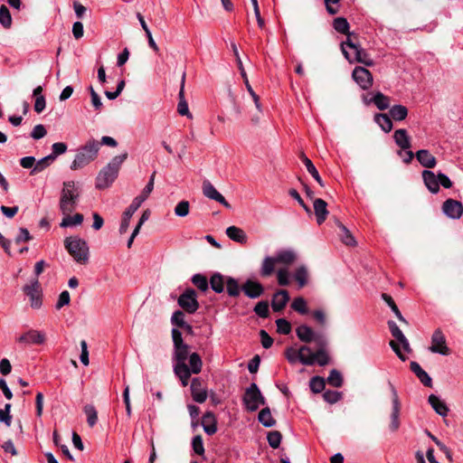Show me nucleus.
Listing matches in <instances>:
<instances>
[{
  "instance_id": "nucleus-4",
  "label": "nucleus",
  "mask_w": 463,
  "mask_h": 463,
  "mask_svg": "<svg viewBox=\"0 0 463 463\" xmlns=\"http://www.w3.org/2000/svg\"><path fill=\"white\" fill-rule=\"evenodd\" d=\"M341 49L345 59L351 63L356 61L368 67H372L374 64L367 52L361 48L360 45L354 43L350 37L342 43Z\"/></svg>"
},
{
  "instance_id": "nucleus-41",
  "label": "nucleus",
  "mask_w": 463,
  "mask_h": 463,
  "mask_svg": "<svg viewBox=\"0 0 463 463\" xmlns=\"http://www.w3.org/2000/svg\"><path fill=\"white\" fill-rule=\"evenodd\" d=\"M382 298L391 307L392 311L395 314V316L401 322H402L404 324H408L407 320L403 317V316L400 312L397 305L395 304L394 300L392 299V298L390 295H388L386 293H383Z\"/></svg>"
},
{
  "instance_id": "nucleus-63",
  "label": "nucleus",
  "mask_w": 463,
  "mask_h": 463,
  "mask_svg": "<svg viewBox=\"0 0 463 463\" xmlns=\"http://www.w3.org/2000/svg\"><path fill=\"white\" fill-rule=\"evenodd\" d=\"M11 404L6 403L5 409L0 410V421L5 422L6 426L11 425L12 417L10 415Z\"/></svg>"
},
{
  "instance_id": "nucleus-44",
  "label": "nucleus",
  "mask_w": 463,
  "mask_h": 463,
  "mask_svg": "<svg viewBox=\"0 0 463 463\" xmlns=\"http://www.w3.org/2000/svg\"><path fill=\"white\" fill-rule=\"evenodd\" d=\"M333 26L336 32H338L340 33L347 34L348 35L347 38L348 37L351 38V35L349 33V24L345 18H344V17L335 18L334 20Z\"/></svg>"
},
{
  "instance_id": "nucleus-46",
  "label": "nucleus",
  "mask_w": 463,
  "mask_h": 463,
  "mask_svg": "<svg viewBox=\"0 0 463 463\" xmlns=\"http://www.w3.org/2000/svg\"><path fill=\"white\" fill-rule=\"evenodd\" d=\"M189 365L193 373H199L202 371L203 362L197 353H193L189 356Z\"/></svg>"
},
{
  "instance_id": "nucleus-11",
  "label": "nucleus",
  "mask_w": 463,
  "mask_h": 463,
  "mask_svg": "<svg viewBox=\"0 0 463 463\" xmlns=\"http://www.w3.org/2000/svg\"><path fill=\"white\" fill-rule=\"evenodd\" d=\"M389 387L392 392V410L391 413V423L389 425V429L392 432H396L400 428V411H401V403L399 401L398 392L393 386V384L389 382Z\"/></svg>"
},
{
  "instance_id": "nucleus-35",
  "label": "nucleus",
  "mask_w": 463,
  "mask_h": 463,
  "mask_svg": "<svg viewBox=\"0 0 463 463\" xmlns=\"http://www.w3.org/2000/svg\"><path fill=\"white\" fill-rule=\"evenodd\" d=\"M374 121L386 133L392 129V122L391 117L387 114L378 113L374 116Z\"/></svg>"
},
{
  "instance_id": "nucleus-40",
  "label": "nucleus",
  "mask_w": 463,
  "mask_h": 463,
  "mask_svg": "<svg viewBox=\"0 0 463 463\" xmlns=\"http://www.w3.org/2000/svg\"><path fill=\"white\" fill-rule=\"evenodd\" d=\"M212 289L216 293H222L224 290V277L220 273H214L210 279Z\"/></svg>"
},
{
  "instance_id": "nucleus-1",
  "label": "nucleus",
  "mask_w": 463,
  "mask_h": 463,
  "mask_svg": "<svg viewBox=\"0 0 463 463\" xmlns=\"http://www.w3.org/2000/svg\"><path fill=\"white\" fill-rule=\"evenodd\" d=\"M285 357L291 364H295L298 361L307 366H312L316 364L325 366L330 362L329 354H325L321 350L312 352L311 348L306 345H301L298 349L288 347L285 350Z\"/></svg>"
},
{
  "instance_id": "nucleus-25",
  "label": "nucleus",
  "mask_w": 463,
  "mask_h": 463,
  "mask_svg": "<svg viewBox=\"0 0 463 463\" xmlns=\"http://www.w3.org/2000/svg\"><path fill=\"white\" fill-rule=\"evenodd\" d=\"M422 178L430 192L437 194L439 191L438 175H436L430 170H424L422 172Z\"/></svg>"
},
{
  "instance_id": "nucleus-55",
  "label": "nucleus",
  "mask_w": 463,
  "mask_h": 463,
  "mask_svg": "<svg viewBox=\"0 0 463 463\" xmlns=\"http://www.w3.org/2000/svg\"><path fill=\"white\" fill-rule=\"evenodd\" d=\"M190 209V203L188 201H181L179 202L175 208V213L178 217H185L189 213Z\"/></svg>"
},
{
  "instance_id": "nucleus-28",
  "label": "nucleus",
  "mask_w": 463,
  "mask_h": 463,
  "mask_svg": "<svg viewBox=\"0 0 463 463\" xmlns=\"http://www.w3.org/2000/svg\"><path fill=\"white\" fill-rule=\"evenodd\" d=\"M410 367L424 386H432V379L417 362H411Z\"/></svg>"
},
{
  "instance_id": "nucleus-47",
  "label": "nucleus",
  "mask_w": 463,
  "mask_h": 463,
  "mask_svg": "<svg viewBox=\"0 0 463 463\" xmlns=\"http://www.w3.org/2000/svg\"><path fill=\"white\" fill-rule=\"evenodd\" d=\"M0 24L5 29H9L12 25L10 11L5 5H2L0 7Z\"/></svg>"
},
{
  "instance_id": "nucleus-3",
  "label": "nucleus",
  "mask_w": 463,
  "mask_h": 463,
  "mask_svg": "<svg viewBox=\"0 0 463 463\" xmlns=\"http://www.w3.org/2000/svg\"><path fill=\"white\" fill-rule=\"evenodd\" d=\"M80 199V189L73 181L63 183L61 192L59 207L63 215L71 213L77 207Z\"/></svg>"
},
{
  "instance_id": "nucleus-18",
  "label": "nucleus",
  "mask_w": 463,
  "mask_h": 463,
  "mask_svg": "<svg viewBox=\"0 0 463 463\" xmlns=\"http://www.w3.org/2000/svg\"><path fill=\"white\" fill-rule=\"evenodd\" d=\"M191 393L194 402L203 403L207 399V392L202 388V382L199 378H194L191 383Z\"/></svg>"
},
{
  "instance_id": "nucleus-49",
  "label": "nucleus",
  "mask_w": 463,
  "mask_h": 463,
  "mask_svg": "<svg viewBox=\"0 0 463 463\" xmlns=\"http://www.w3.org/2000/svg\"><path fill=\"white\" fill-rule=\"evenodd\" d=\"M327 383L333 387H341L343 385V377L341 373L335 369H333L327 377Z\"/></svg>"
},
{
  "instance_id": "nucleus-12",
  "label": "nucleus",
  "mask_w": 463,
  "mask_h": 463,
  "mask_svg": "<svg viewBox=\"0 0 463 463\" xmlns=\"http://www.w3.org/2000/svg\"><path fill=\"white\" fill-rule=\"evenodd\" d=\"M429 350L434 354H440L442 355H449L450 350L447 345L446 337L442 331L438 328L436 329L431 336V345Z\"/></svg>"
},
{
  "instance_id": "nucleus-53",
  "label": "nucleus",
  "mask_w": 463,
  "mask_h": 463,
  "mask_svg": "<svg viewBox=\"0 0 463 463\" xmlns=\"http://www.w3.org/2000/svg\"><path fill=\"white\" fill-rule=\"evenodd\" d=\"M291 307H292V309H294L295 311L298 312L301 315H305L308 311L307 306V301L305 300V298H303L301 297L297 298L293 300V302L291 304Z\"/></svg>"
},
{
  "instance_id": "nucleus-60",
  "label": "nucleus",
  "mask_w": 463,
  "mask_h": 463,
  "mask_svg": "<svg viewBox=\"0 0 463 463\" xmlns=\"http://www.w3.org/2000/svg\"><path fill=\"white\" fill-rule=\"evenodd\" d=\"M171 323L177 326V327H183L185 325L184 321V314L181 310H176L173 313L171 317Z\"/></svg>"
},
{
  "instance_id": "nucleus-24",
  "label": "nucleus",
  "mask_w": 463,
  "mask_h": 463,
  "mask_svg": "<svg viewBox=\"0 0 463 463\" xmlns=\"http://www.w3.org/2000/svg\"><path fill=\"white\" fill-rule=\"evenodd\" d=\"M313 204L317 222L320 225L326 221L328 215V211L326 209L327 203L323 199L317 198L314 201Z\"/></svg>"
},
{
  "instance_id": "nucleus-32",
  "label": "nucleus",
  "mask_w": 463,
  "mask_h": 463,
  "mask_svg": "<svg viewBox=\"0 0 463 463\" xmlns=\"http://www.w3.org/2000/svg\"><path fill=\"white\" fill-rule=\"evenodd\" d=\"M138 208H137L132 203L126 209V211L123 213L121 223L119 226V233L124 234L127 232L128 227L130 219L133 216V214L137 211Z\"/></svg>"
},
{
  "instance_id": "nucleus-14",
  "label": "nucleus",
  "mask_w": 463,
  "mask_h": 463,
  "mask_svg": "<svg viewBox=\"0 0 463 463\" xmlns=\"http://www.w3.org/2000/svg\"><path fill=\"white\" fill-rule=\"evenodd\" d=\"M46 341V335L44 332L30 329L21 335L17 338V342L19 344H23L25 345H43Z\"/></svg>"
},
{
  "instance_id": "nucleus-21",
  "label": "nucleus",
  "mask_w": 463,
  "mask_h": 463,
  "mask_svg": "<svg viewBox=\"0 0 463 463\" xmlns=\"http://www.w3.org/2000/svg\"><path fill=\"white\" fill-rule=\"evenodd\" d=\"M289 300V296L287 290L280 289L277 291L272 298L271 307L273 311H281Z\"/></svg>"
},
{
  "instance_id": "nucleus-57",
  "label": "nucleus",
  "mask_w": 463,
  "mask_h": 463,
  "mask_svg": "<svg viewBox=\"0 0 463 463\" xmlns=\"http://www.w3.org/2000/svg\"><path fill=\"white\" fill-rule=\"evenodd\" d=\"M254 312L262 318H266L269 316V303L268 301H260L254 307Z\"/></svg>"
},
{
  "instance_id": "nucleus-37",
  "label": "nucleus",
  "mask_w": 463,
  "mask_h": 463,
  "mask_svg": "<svg viewBox=\"0 0 463 463\" xmlns=\"http://www.w3.org/2000/svg\"><path fill=\"white\" fill-rule=\"evenodd\" d=\"M390 117L396 121H401L408 116V109L403 105H394L389 110Z\"/></svg>"
},
{
  "instance_id": "nucleus-39",
  "label": "nucleus",
  "mask_w": 463,
  "mask_h": 463,
  "mask_svg": "<svg viewBox=\"0 0 463 463\" xmlns=\"http://www.w3.org/2000/svg\"><path fill=\"white\" fill-rule=\"evenodd\" d=\"M372 101L380 110H384L390 107V98L380 91L372 97Z\"/></svg>"
},
{
  "instance_id": "nucleus-31",
  "label": "nucleus",
  "mask_w": 463,
  "mask_h": 463,
  "mask_svg": "<svg viewBox=\"0 0 463 463\" xmlns=\"http://www.w3.org/2000/svg\"><path fill=\"white\" fill-rule=\"evenodd\" d=\"M300 159L307 167V172L312 175V177L318 183L320 186H324V182L321 179L318 171L317 170L316 166L312 163V161L304 154H300Z\"/></svg>"
},
{
  "instance_id": "nucleus-56",
  "label": "nucleus",
  "mask_w": 463,
  "mask_h": 463,
  "mask_svg": "<svg viewBox=\"0 0 463 463\" xmlns=\"http://www.w3.org/2000/svg\"><path fill=\"white\" fill-rule=\"evenodd\" d=\"M323 398L326 402L333 404V403L337 402L339 400H341L342 393L337 391L326 390L323 393Z\"/></svg>"
},
{
  "instance_id": "nucleus-20",
  "label": "nucleus",
  "mask_w": 463,
  "mask_h": 463,
  "mask_svg": "<svg viewBox=\"0 0 463 463\" xmlns=\"http://www.w3.org/2000/svg\"><path fill=\"white\" fill-rule=\"evenodd\" d=\"M274 257L276 259L277 264H282L285 266L293 264L298 259L296 251L289 249L277 251Z\"/></svg>"
},
{
  "instance_id": "nucleus-2",
  "label": "nucleus",
  "mask_w": 463,
  "mask_h": 463,
  "mask_svg": "<svg viewBox=\"0 0 463 463\" xmlns=\"http://www.w3.org/2000/svg\"><path fill=\"white\" fill-rule=\"evenodd\" d=\"M127 157V153L114 156L111 161L98 174L96 178V188L101 190L109 187L118 177L121 165Z\"/></svg>"
},
{
  "instance_id": "nucleus-6",
  "label": "nucleus",
  "mask_w": 463,
  "mask_h": 463,
  "mask_svg": "<svg viewBox=\"0 0 463 463\" xmlns=\"http://www.w3.org/2000/svg\"><path fill=\"white\" fill-rule=\"evenodd\" d=\"M65 249L73 260L80 264H86L89 260V246L87 242L77 237H67L64 240Z\"/></svg>"
},
{
  "instance_id": "nucleus-58",
  "label": "nucleus",
  "mask_w": 463,
  "mask_h": 463,
  "mask_svg": "<svg viewBox=\"0 0 463 463\" xmlns=\"http://www.w3.org/2000/svg\"><path fill=\"white\" fill-rule=\"evenodd\" d=\"M67 151V145L63 142H57L52 146V153L49 155L53 157V161L57 156L64 154Z\"/></svg>"
},
{
  "instance_id": "nucleus-42",
  "label": "nucleus",
  "mask_w": 463,
  "mask_h": 463,
  "mask_svg": "<svg viewBox=\"0 0 463 463\" xmlns=\"http://www.w3.org/2000/svg\"><path fill=\"white\" fill-rule=\"evenodd\" d=\"M258 419H259V421L263 426L268 427V428L274 426L276 423V420L273 419L271 412L268 407L262 409L260 411Z\"/></svg>"
},
{
  "instance_id": "nucleus-36",
  "label": "nucleus",
  "mask_w": 463,
  "mask_h": 463,
  "mask_svg": "<svg viewBox=\"0 0 463 463\" xmlns=\"http://www.w3.org/2000/svg\"><path fill=\"white\" fill-rule=\"evenodd\" d=\"M294 279L298 288H304L308 282V271L306 266H299L294 272Z\"/></svg>"
},
{
  "instance_id": "nucleus-19",
  "label": "nucleus",
  "mask_w": 463,
  "mask_h": 463,
  "mask_svg": "<svg viewBox=\"0 0 463 463\" xmlns=\"http://www.w3.org/2000/svg\"><path fill=\"white\" fill-rule=\"evenodd\" d=\"M388 327L392 335L402 345L403 350L405 352H411L409 341L399 328V326L396 325V323L392 320L388 321Z\"/></svg>"
},
{
  "instance_id": "nucleus-22",
  "label": "nucleus",
  "mask_w": 463,
  "mask_h": 463,
  "mask_svg": "<svg viewBox=\"0 0 463 463\" xmlns=\"http://www.w3.org/2000/svg\"><path fill=\"white\" fill-rule=\"evenodd\" d=\"M202 426L208 435H213L217 431V420L212 411H207L202 418Z\"/></svg>"
},
{
  "instance_id": "nucleus-59",
  "label": "nucleus",
  "mask_w": 463,
  "mask_h": 463,
  "mask_svg": "<svg viewBox=\"0 0 463 463\" xmlns=\"http://www.w3.org/2000/svg\"><path fill=\"white\" fill-rule=\"evenodd\" d=\"M277 331L279 334L288 335L291 331L290 323L285 318H279L276 320Z\"/></svg>"
},
{
  "instance_id": "nucleus-51",
  "label": "nucleus",
  "mask_w": 463,
  "mask_h": 463,
  "mask_svg": "<svg viewBox=\"0 0 463 463\" xmlns=\"http://www.w3.org/2000/svg\"><path fill=\"white\" fill-rule=\"evenodd\" d=\"M193 284L200 290L205 291L208 289L209 283L205 276L202 274H195L192 278Z\"/></svg>"
},
{
  "instance_id": "nucleus-27",
  "label": "nucleus",
  "mask_w": 463,
  "mask_h": 463,
  "mask_svg": "<svg viewBox=\"0 0 463 463\" xmlns=\"http://www.w3.org/2000/svg\"><path fill=\"white\" fill-rule=\"evenodd\" d=\"M428 402L432 407V409L436 411V413L442 417H446L448 415L449 408L447 404L438 396H436L435 394H430L428 398Z\"/></svg>"
},
{
  "instance_id": "nucleus-23",
  "label": "nucleus",
  "mask_w": 463,
  "mask_h": 463,
  "mask_svg": "<svg viewBox=\"0 0 463 463\" xmlns=\"http://www.w3.org/2000/svg\"><path fill=\"white\" fill-rule=\"evenodd\" d=\"M415 156L418 160V162L426 168H433L436 164L437 160L434 156H432L429 150L427 149H420L416 152Z\"/></svg>"
},
{
  "instance_id": "nucleus-13",
  "label": "nucleus",
  "mask_w": 463,
  "mask_h": 463,
  "mask_svg": "<svg viewBox=\"0 0 463 463\" xmlns=\"http://www.w3.org/2000/svg\"><path fill=\"white\" fill-rule=\"evenodd\" d=\"M352 77L354 80L363 89L369 90L373 83L372 73L365 68L357 66L354 69Z\"/></svg>"
},
{
  "instance_id": "nucleus-34",
  "label": "nucleus",
  "mask_w": 463,
  "mask_h": 463,
  "mask_svg": "<svg viewBox=\"0 0 463 463\" xmlns=\"http://www.w3.org/2000/svg\"><path fill=\"white\" fill-rule=\"evenodd\" d=\"M337 225L340 230L339 236L342 242L347 246H355L356 241L351 232L341 222H338Z\"/></svg>"
},
{
  "instance_id": "nucleus-33",
  "label": "nucleus",
  "mask_w": 463,
  "mask_h": 463,
  "mask_svg": "<svg viewBox=\"0 0 463 463\" xmlns=\"http://www.w3.org/2000/svg\"><path fill=\"white\" fill-rule=\"evenodd\" d=\"M83 219L84 217L81 213H76L73 216H71V213H67V215H64V217L62 218L60 226L62 228H67L80 225L82 223Z\"/></svg>"
},
{
  "instance_id": "nucleus-8",
  "label": "nucleus",
  "mask_w": 463,
  "mask_h": 463,
  "mask_svg": "<svg viewBox=\"0 0 463 463\" xmlns=\"http://www.w3.org/2000/svg\"><path fill=\"white\" fill-rule=\"evenodd\" d=\"M242 402L249 411H255L259 409L260 405L265 404L266 400L261 394L258 385L252 383L245 390Z\"/></svg>"
},
{
  "instance_id": "nucleus-48",
  "label": "nucleus",
  "mask_w": 463,
  "mask_h": 463,
  "mask_svg": "<svg viewBox=\"0 0 463 463\" xmlns=\"http://www.w3.org/2000/svg\"><path fill=\"white\" fill-rule=\"evenodd\" d=\"M174 371L178 378H190L192 373L191 369L185 363H176Z\"/></svg>"
},
{
  "instance_id": "nucleus-29",
  "label": "nucleus",
  "mask_w": 463,
  "mask_h": 463,
  "mask_svg": "<svg viewBox=\"0 0 463 463\" xmlns=\"http://www.w3.org/2000/svg\"><path fill=\"white\" fill-rule=\"evenodd\" d=\"M226 235L232 241L241 243V244H245L248 241V237H247V234L245 233V232L237 226L228 227L226 229Z\"/></svg>"
},
{
  "instance_id": "nucleus-54",
  "label": "nucleus",
  "mask_w": 463,
  "mask_h": 463,
  "mask_svg": "<svg viewBox=\"0 0 463 463\" xmlns=\"http://www.w3.org/2000/svg\"><path fill=\"white\" fill-rule=\"evenodd\" d=\"M281 433L278 430H273L268 433L267 439L269 442V445L272 449H278L281 443Z\"/></svg>"
},
{
  "instance_id": "nucleus-52",
  "label": "nucleus",
  "mask_w": 463,
  "mask_h": 463,
  "mask_svg": "<svg viewBox=\"0 0 463 463\" xmlns=\"http://www.w3.org/2000/svg\"><path fill=\"white\" fill-rule=\"evenodd\" d=\"M309 385L313 392L318 393L325 389L326 383L324 378L320 376H314L311 378Z\"/></svg>"
},
{
  "instance_id": "nucleus-9",
  "label": "nucleus",
  "mask_w": 463,
  "mask_h": 463,
  "mask_svg": "<svg viewBox=\"0 0 463 463\" xmlns=\"http://www.w3.org/2000/svg\"><path fill=\"white\" fill-rule=\"evenodd\" d=\"M178 305L187 313L194 314L199 308L197 294L194 289L188 288L178 298Z\"/></svg>"
},
{
  "instance_id": "nucleus-26",
  "label": "nucleus",
  "mask_w": 463,
  "mask_h": 463,
  "mask_svg": "<svg viewBox=\"0 0 463 463\" xmlns=\"http://www.w3.org/2000/svg\"><path fill=\"white\" fill-rule=\"evenodd\" d=\"M395 144L402 149L407 150L411 148V138L406 129L400 128L395 130L393 134Z\"/></svg>"
},
{
  "instance_id": "nucleus-50",
  "label": "nucleus",
  "mask_w": 463,
  "mask_h": 463,
  "mask_svg": "<svg viewBox=\"0 0 463 463\" xmlns=\"http://www.w3.org/2000/svg\"><path fill=\"white\" fill-rule=\"evenodd\" d=\"M227 293L230 297H238L240 295V286L233 278H228L226 280Z\"/></svg>"
},
{
  "instance_id": "nucleus-45",
  "label": "nucleus",
  "mask_w": 463,
  "mask_h": 463,
  "mask_svg": "<svg viewBox=\"0 0 463 463\" xmlns=\"http://www.w3.org/2000/svg\"><path fill=\"white\" fill-rule=\"evenodd\" d=\"M84 413L87 416V422L92 428L98 421V412L95 407L91 404H87L83 408Z\"/></svg>"
},
{
  "instance_id": "nucleus-10",
  "label": "nucleus",
  "mask_w": 463,
  "mask_h": 463,
  "mask_svg": "<svg viewBox=\"0 0 463 463\" xmlns=\"http://www.w3.org/2000/svg\"><path fill=\"white\" fill-rule=\"evenodd\" d=\"M23 289L26 296H28L30 298L31 307L34 309L40 308L43 304V299L41 285L38 281V279L32 280L31 283L25 285Z\"/></svg>"
},
{
  "instance_id": "nucleus-38",
  "label": "nucleus",
  "mask_w": 463,
  "mask_h": 463,
  "mask_svg": "<svg viewBox=\"0 0 463 463\" xmlns=\"http://www.w3.org/2000/svg\"><path fill=\"white\" fill-rule=\"evenodd\" d=\"M53 157L50 156L49 155L41 158L40 160H35L34 167L32 169L30 175H33L38 173L43 172L45 168H47L49 165H51L53 163Z\"/></svg>"
},
{
  "instance_id": "nucleus-64",
  "label": "nucleus",
  "mask_w": 463,
  "mask_h": 463,
  "mask_svg": "<svg viewBox=\"0 0 463 463\" xmlns=\"http://www.w3.org/2000/svg\"><path fill=\"white\" fill-rule=\"evenodd\" d=\"M46 134H47V131H46L45 127L42 124H38V125L34 126V128H33L31 137L33 139L37 140V139H40V138H43V137H45Z\"/></svg>"
},
{
  "instance_id": "nucleus-7",
  "label": "nucleus",
  "mask_w": 463,
  "mask_h": 463,
  "mask_svg": "<svg viewBox=\"0 0 463 463\" xmlns=\"http://www.w3.org/2000/svg\"><path fill=\"white\" fill-rule=\"evenodd\" d=\"M296 334L301 342L309 344L314 342L317 346L316 351H322L325 354H328L327 340L323 334L316 333L310 326L307 325H300L296 328Z\"/></svg>"
},
{
  "instance_id": "nucleus-43",
  "label": "nucleus",
  "mask_w": 463,
  "mask_h": 463,
  "mask_svg": "<svg viewBox=\"0 0 463 463\" xmlns=\"http://www.w3.org/2000/svg\"><path fill=\"white\" fill-rule=\"evenodd\" d=\"M189 354V346L186 344H183L175 346V359L176 363H185Z\"/></svg>"
},
{
  "instance_id": "nucleus-30",
  "label": "nucleus",
  "mask_w": 463,
  "mask_h": 463,
  "mask_svg": "<svg viewBox=\"0 0 463 463\" xmlns=\"http://www.w3.org/2000/svg\"><path fill=\"white\" fill-rule=\"evenodd\" d=\"M277 261L274 256L265 257L262 260L260 274L263 278L269 277L275 271Z\"/></svg>"
},
{
  "instance_id": "nucleus-16",
  "label": "nucleus",
  "mask_w": 463,
  "mask_h": 463,
  "mask_svg": "<svg viewBox=\"0 0 463 463\" xmlns=\"http://www.w3.org/2000/svg\"><path fill=\"white\" fill-rule=\"evenodd\" d=\"M203 195L206 196L207 198L220 203L226 208H231V204L215 189V187L207 180L203 183Z\"/></svg>"
},
{
  "instance_id": "nucleus-15",
  "label": "nucleus",
  "mask_w": 463,
  "mask_h": 463,
  "mask_svg": "<svg viewBox=\"0 0 463 463\" xmlns=\"http://www.w3.org/2000/svg\"><path fill=\"white\" fill-rule=\"evenodd\" d=\"M443 213L450 219H459L463 214V205L455 199H447L442 204Z\"/></svg>"
},
{
  "instance_id": "nucleus-17",
  "label": "nucleus",
  "mask_w": 463,
  "mask_h": 463,
  "mask_svg": "<svg viewBox=\"0 0 463 463\" xmlns=\"http://www.w3.org/2000/svg\"><path fill=\"white\" fill-rule=\"evenodd\" d=\"M241 290L248 298H257L263 294L264 288L260 282L248 279L241 286Z\"/></svg>"
},
{
  "instance_id": "nucleus-61",
  "label": "nucleus",
  "mask_w": 463,
  "mask_h": 463,
  "mask_svg": "<svg viewBox=\"0 0 463 463\" xmlns=\"http://www.w3.org/2000/svg\"><path fill=\"white\" fill-rule=\"evenodd\" d=\"M288 271L287 269H279L277 270V279L279 286H288L289 284Z\"/></svg>"
},
{
  "instance_id": "nucleus-5",
  "label": "nucleus",
  "mask_w": 463,
  "mask_h": 463,
  "mask_svg": "<svg viewBox=\"0 0 463 463\" xmlns=\"http://www.w3.org/2000/svg\"><path fill=\"white\" fill-rule=\"evenodd\" d=\"M100 144L98 140L90 139L84 146L79 148L74 160L71 165V169L77 170L94 161L98 156Z\"/></svg>"
},
{
  "instance_id": "nucleus-62",
  "label": "nucleus",
  "mask_w": 463,
  "mask_h": 463,
  "mask_svg": "<svg viewBox=\"0 0 463 463\" xmlns=\"http://www.w3.org/2000/svg\"><path fill=\"white\" fill-rule=\"evenodd\" d=\"M192 446H193L194 451L197 455H200V456L203 455L204 447H203V439L200 435L194 437L193 441H192Z\"/></svg>"
}]
</instances>
